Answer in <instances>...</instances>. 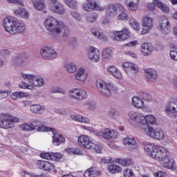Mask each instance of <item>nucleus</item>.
<instances>
[{
    "instance_id": "nucleus-11",
    "label": "nucleus",
    "mask_w": 177,
    "mask_h": 177,
    "mask_svg": "<svg viewBox=\"0 0 177 177\" xmlns=\"http://www.w3.org/2000/svg\"><path fill=\"white\" fill-rule=\"evenodd\" d=\"M93 140L89 136L82 135L78 137L77 143L82 149H89L93 146Z\"/></svg>"
},
{
    "instance_id": "nucleus-13",
    "label": "nucleus",
    "mask_w": 177,
    "mask_h": 177,
    "mask_svg": "<svg viewBox=\"0 0 177 177\" xmlns=\"http://www.w3.org/2000/svg\"><path fill=\"white\" fill-rule=\"evenodd\" d=\"M97 136L99 138H103L106 140H110V139H117L118 132L115 130L105 129L104 131H98L97 133Z\"/></svg>"
},
{
    "instance_id": "nucleus-26",
    "label": "nucleus",
    "mask_w": 177,
    "mask_h": 177,
    "mask_svg": "<svg viewBox=\"0 0 177 177\" xmlns=\"http://www.w3.org/2000/svg\"><path fill=\"white\" fill-rule=\"evenodd\" d=\"M160 26L162 33L164 35H168V34L171 32V24H169V21L167 19H163L160 21Z\"/></svg>"
},
{
    "instance_id": "nucleus-51",
    "label": "nucleus",
    "mask_w": 177,
    "mask_h": 177,
    "mask_svg": "<svg viewBox=\"0 0 177 177\" xmlns=\"http://www.w3.org/2000/svg\"><path fill=\"white\" fill-rule=\"evenodd\" d=\"M0 56L3 57V59H6V57H9L10 56V51L8 49H1L0 50Z\"/></svg>"
},
{
    "instance_id": "nucleus-6",
    "label": "nucleus",
    "mask_w": 177,
    "mask_h": 177,
    "mask_svg": "<svg viewBox=\"0 0 177 177\" xmlns=\"http://www.w3.org/2000/svg\"><path fill=\"white\" fill-rule=\"evenodd\" d=\"M23 131L31 132L32 131H37V132H48V131H53V128L44 126V123L37 119H34L29 124L25 123L21 125Z\"/></svg>"
},
{
    "instance_id": "nucleus-28",
    "label": "nucleus",
    "mask_w": 177,
    "mask_h": 177,
    "mask_svg": "<svg viewBox=\"0 0 177 177\" xmlns=\"http://www.w3.org/2000/svg\"><path fill=\"white\" fill-rule=\"evenodd\" d=\"M123 145L126 146L128 149H138V143L135 140L134 138H125L123 139Z\"/></svg>"
},
{
    "instance_id": "nucleus-33",
    "label": "nucleus",
    "mask_w": 177,
    "mask_h": 177,
    "mask_svg": "<svg viewBox=\"0 0 177 177\" xmlns=\"http://www.w3.org/2000/svg\"><path fill=\"white\" fill-rule=\"evenodd\" d=\"M95 5H96V1L89 0L87 3L83 4L82 9L85 12H93L95 10Z\"/></svg>"
},
{
    "instance_id": "nucleus-59",
    "label": "nucleus",
    "mask_w": 177,
    "mask_h": 177,
    "mask_svg": "<svg viewBox=\"0 0 177 177\" xmlns=\"http://www.w3.org/2000/svg\"><path fill=\"white\" fill-rule=\"evenodd\" d=\"M95 10H98L99 12H103L105 8L104 7L102 6H99L96 2H95Z\"/></svg>"
},
{
    "instance_id": "nucleus-15",
    "label": "nucleus",
    "mask_w": 177,
    "mask_h": 177,
    "mask_svg": "<svg viewBox=\"0 0 177 177\" xmlns=\"http://www.w3.org/2000/svg\"><path fill=\"white\" fill-rule=\"evenodd\" d=\"M147 8L150 9L151 10H154L156 9V6L159 8L160 10H162L164 13H169V8L160 1V0H153V3H149L147 5Z\"/></svg>"
},
{
    "instance_id": "nucleus-40",
    "label": "nucleus",
    "mask_w": 177,
    "mask_h": 177,
    "mask_svg": "<svg viewBox=\"0 0 177 177\" xmlns=\"http://www.w3.org/2000/svg\"><path fill=\"white\" fill-rule=\"evenodd\" d=\"M97 175H99V172L94 168L91 167L85 171L84 176V177H96L97 176Z\"/></svg>"
},
{
    "instance_id": "nucleus-64",
    "label": "nucleus",
    "mask_w": 177,
    "mask_h": 177,
    "mask_svg": "<svg viewBox=\"0 0 177 177\" xmlns=\"http://www.w3.org/2000/svg\"><path fill=\"white\" fill-rule=\"evenodd\" d=\"M109 23H110V19H109V18L107 17V16H106V17H105L103 19V20H102V24L106 25V24H109Z\"/></svg>"
},
{
    "instance_id": "nucleus-16",
    "label": "nucleus",
    "mask_w": 177,
    "mask_h": 177,
    "mask_svg": "<svg viewBox=\"0 0 177 177\" xmlns=\"http://www.w3.org/2000/svg\"><path fill=\"white\" fill-rule=\"evenodd\" d=\"M167 114H172L173 117H177V98H172L165 106Z\"/></svg>"
},
{
    "instance_id": "nucleus-22",
    "label": "nucleus",
    "mask_w": 177,
    "mask_h": 177,
    "mask_svg": "<svg viewBox=\"0 0 177 177\" xmlns=\"http://www.w3.org/2000/svg\"><path fill=\"white\" fill-rule=\"evenodd\" d=\"M106 71L116 80H122V73H121V71H120L115 66H109Z\"/></svg>"
},
{
    "instance_id": "nucleus-38",
    "label": "nucleus",
    "mask_w": 177,
    "mask_h": 177,
    "mask_svg": "<svg viewBox=\"0 0 177 177\" xmlns=\"http://www.w3.org/2000/svg\"><path fill=\"white\" fill-rule=\"evenodd\" d=\"M113 57V50L110 48H105L102 51V59L104 62H109Z\"/></svg>"
},
{
    "instance_id": "nucleus-48",
    "label": "nucleus",
    "mask_w": 177,
    "mask_h": 177,
    "mask_svg": "<svg viewBox=\"0 0 177 177\" xmlns=\"http://www.w3.org/2000/svg\"><path fill=\"white\" fill-rule=\"evenodd\" d=\"M86 20L88 23H95L97 20V15L93 13L89 14L86 17Z\"/></svg>"
},
{
    "instance_id": "nucleus-17",
    "label": "nucleus",
    "mask_w": 177,
    "mask_h": 177,
    "mask_svg": "<svg viewBox=\"0 0 177 177\" xmlns=\"http://www.w3.org/2000/svg\"><path fill=\"white\" fill-rule=\"evenodd\" d=\"M88 57L89 60L93 63H99L100 62V51L95 47H90L88 50Z\"/></svg>"
},
{
    "instance_id": "nucleus-61",
    "label": "nucleus",
    "mask_w": 177,
    "mask_h": 177,
    "mask_svg": "<svg viewBox=\"0 0 177 177\" xmlns=\"http://www.w3.org/2000/svg\"><path fill=\"white\" fill-rule=\"evenodd\" d=\"M136 45H138V41L134 40V41H131L129 43L125 44L124 46L132 47V46H136Z\"/></svg>"
},
{
    "instance_id": "nucleus-63",
    "label": "nucleus",
    "mask_w": 177,
    "mask_h": 177,
    "mask_svg": "<svg viewBox=\"0 0 177 177\" xmlns=\"http://www.w3.org/2000/svg\"><path fill=\"white\" fill-rule=\"evenodd\" d=\"M73 153L74 154H76L77 156H82V154H84V152H82V151L78 149H75L73 151Z\"/></svg>"
},
{
    "instance_id": "nucleus-10",
    "label": "nucleus",
    "mask_w": 177,
    "mask_h": 177,
    "mask_svg": "<svg viewBox=\"0 0 177 177\" xmlns=\"http://www.w3.org/2000/svg\"><path fill=\"white\" fill-rule=\"evenodd\" d=\"M40 55L46 60H55L57 57V53L50 46H44L40 50Z\"/></svg>"
},
{
    "instance_id": "nucleus-46",
    "label": "nucleus",
    "mask_w": 177,
    "mask_h": 177,
    "mask_svg": "<svg viewBox=\"0 0 177 177\" xmlns=\"http://www.w3.org/2000/svg\"><path fill=\"white\" fill-rule=\"evenodd\" d=\"M91 149L98 154H100L102 151V147L100 145H97V142L95 141V140L93 141V145L91 146Z\"/></svg>"
},
{
    "instance_id": "nucleus-47",
    "label": "nucleus",
    "mask_w": 177,
    "mask_h": 177,
    "mask_svg": "<svg viewBox=\"0 0 177 177\" xmlns=\"http://www.w3.org/2000/svg\"><path fill=\"white\" fill-rule=\"evenodd\" d=\"M19 88H20L21 89H30V91H34L35 89V88L32 86V84H28L26 82L19 83Z\"/></svg>"
},
{
    "instance_id": "nucleus-29",
    "label": "nucleus",
    "mask_w": 177,
    "mask_h": 177,
    "mask_svg": "<svg viewBox=\"0 0 177 177\" xmlns=\"http://www.w3.org/2000/svg\"><path fill=\"white\" fill-rule=\"evenodd\" d=\"M50 10L57 13V15H64L66 10H64V6L61 3H53L50 6Z\"/></svg>"
},
{
    "instance_id": "nucleus-12",
    "label": "nucleus",
    "mask_w": 177,
    "mask_h": 177,
    "mask_svg": "<svg viewBox=\"0 0 177 177\" xmlns=\"http://www.w3.org/2000/svg\"><path fill=\"white\" fill-rule=\"evenodd\" d=\"M122 66L129 77H133V75H136L139 73V67L133 63L124 62Z\"/></svg>"
},
{
    "instance_id": "nucleus-60",
    "label": "nucleus",
    "mask_w": 177,
    "mask_h": 177,
    "mask_svg": "<svg viewBox=\"0 0 177 177\" xmlns=\"http://www.w3.org/2000/svg\"><path fill=\"white\" fill-rule=\"evenodd\" d=\"M170 57H171L173 60H177V52L175 50H171L170 52Z\"/></svg>"
},
{
    "instance_id": "nucleus-14",
    "label": "nucleus",
    "mask_w": 177,
    "mask_h": 177,
    "mask_svg": "<svg viewBox=\"0 0 177 177\" xmlns=\"http://www.w3.org/2000/svg\"><path fill=\"white\" fill-rule=\"evenodd\" d=\"M113 34L115 36L113 38L115 41H125L131 37V32L126 28L120 31H114L113 32Z\"/></svg>"
},
{
    "instance_id": "nucleus-5",
    "label": "nucleus",
    "mask_w": 177,
    "mask_h": 177,
    "mask_svg": "<svg viewBox=\"0 0 177 177\" xmlns=\"http://www.w3.org/2000/svg\"><path fill=\"white\" fill-rule=\"evenodd\" d=\"M96 86L102 96L104 97H111L114 93L118 92V87L113 83L105 82L102 80H99L96 82Z\"/></svg>"
},
{
    "instance_id": "nucleus-34",
    "label": "nucleus",
    "mask_w": 177,
    "mask_h": 177,
    "mask_svg": "<svg viewBox=\"0 0 177 177\" xmlns=\"http://www.w3.org/2000/svg\"><path fill=\"white\" fill-rule=\"evenodd\" d=\"M71 118L74 121H77V122H84V124H90L91 122L89 118L81 115H72Z\"/></svg>"
},
{
    "instance_id": "nucleus-2",
    "label": "nucleus",
    "mask_w": 177,
    "mask_h": 177,
    "mask_svg": "<svg viewBox=\"0 0 177 177\" xmlns=\"http://www.w3.org/2000/svg\"><path fill=\"white\" fill-rule=\"evenodd\" d=\"M4 31L8 34H24L26 32V25L17 18L14 17H7L2 21Z\"/></svg>"
},
{
    "instance_id": "nucleus-31",
    "label": "nucleus",
    "mask_w": 177,
    "mask_h": 177,
    "mask_svg": "<svg viewBox=\"0 0 177 177\" xmlns=\"http://www.w3.org/2000/svg\"><path fill=\"white\" fill-rule=\"evenodd\" d=\"M30 110L32 113H34V114L41 115V114H44V113H45V106L41 104H33L30 106Z\"/></svg>"
},
{
    "instance_id": "nucleus-52",
    "label": "nucleus",
    "mask_w": 177,
    "mask_h": 177,
    "mask_svg": "<svg viewBox=\"0 0 177 177\" xmlns=\"http://www.w3.org/2000/svg\"><path fill=\"white\" fill-rule=\"evenodd\" d=\"M71 16L77 21H81L82 16H81L77 11H71Z\"/></svg>"
},
{
    "instance_id": "nucleus-19",
    "label": "nucleus",
    "mask_w": 177,
    "mask_h": 177,
    "mask_svg": "<svg viewBox=\"0 0 177 177\" xmlns=\"http://www.w3.org/2000/svg\"><path fill=\"white\" fill-rule=\"evenodd\" d=\"M75 79L79 82H85L86 80L88 79V73L84 68H79L74 75Z\"/></svg>"
},
{
    "instance_id": "nucleus-23",
    "label": "nucleus",
    "mask_w": 177,
    "mask_h": 177,
    "mask_svg": "<svg viewBox=\"0 0 177 177\" xmlns=\"http://www.w3.org/2000/svg\"><path fill=\"white\" fill-rule=\"evenodd\" d=\"M47 132H53V142L56 145V146H59V145L66 142V139L64 138L63 136L55 133V129H53V131H47Z\"/></svg>"
},
{
    "instance_id": "nucleus-27",
    "label": "nucleus",
    "mask_w": 177,
    "mask_h": 177,
    "mask_svg": "<svg viewBox=\"0 0 177 177\" xmlns=\"http://www.w3.org/2000/svg\"><path fill=\"white\" fill-rule=\"evenodd\" d=\"M140 52L143 56H151V53H153V46L149 43H144L141 45Z\"/></svg>"
},
{
    "instance_id": "nucleus-3",
    "label": "nucleus",
    "mask_w": 177,
    "mask_h": 177,
    "mask_svg": "<svg viewBox=\"0 0 177 177\" xmlns=\"http://www.w3.org/2000/svg\"><path fill=\"white\" fill-rule=\"evenodd\" d=\"M145 151L156 161H166L169 157V150L167 148L160 147L154 144H149L145 147Z\"/></svg>"
},
{
    "instance_id": "nucleus-8",
    "label": "nucleus",
    "mask_w": 177,
    "mask_h": 177,
    "mask_svg": "<svg viewBox=\"0 0 177 177\" xmlns=\"http://www.w3.org/2000/svg\"><path fill=\"white\" fill-rule=\"evenodd\" d=\"M21 78H23V80H26L28 82V84L32 85L33 88H35V86H44V85H45V82H44V79L35 75L25 74L21 73Z\"/></svg>"
},
{
    "instance_id": "nucleus-62",
    "label": "nucleus",
    "mask_w": 177,
    "mask_h": 177,
    "mask_svg": "<svg viewBox=\"0 0 177 177\" xmlns=\"http://www.w3.org/2000/svg\"><path fill=\"white\" fill-rule=\"evenodd\" d=\"M124 54L127 55V56H130L131 57H136V54H135V53L131 50L124 52Z\"/></svg>"
},
{
    "instance_id": "nucleus-36",
    "label": "nucleus",
    "mask_w": 177,
    "mask_h": 177,
    "mask_svg": "<svg viewBox=\"0 0 177 177\" xmlns=\"http://www.w3.org/2000/svg\"><path fill=\"white\" fill-rule=\"evenodd\" d=\"M91 34L102 41H109V39L106 35H104V33L99 31L98 30L95 28L91 29Z\"/></svg>"
},
{
    "instance_id": "nucleus-37",
    "label": "nucleus",
    "mask_w": 177,
    "mask_h": 177,
    "mask_svg": "<svg viewBox=\"0 0 177 177\" xmlns=\"http://www.w3.org/2000/svg\"><path fill=\"white\" fill-rule=\"evenodd\" d=\"M64 68L68 74H74L77 72V65L74 62H69L65 64Z\"/></svg>"
},
{
    "instance_id": "nucleus-53",
    "label": "nucleus",
    "mask_w": 177,
    "mask_h": 177,
    "mask_svg": "<svg viewBox=\"0 0 177 177\" xmlns=\"http://www.w3.org/2000/svg\"><path fill=\"white\" fill-rule=\"evenodd\" d=\"M123 175L124 177H135V174L133 171L129 169H127L123 171Z\"/></svg>"
},
{
    "instance_id": "nucleus-30",
    "label": "nucleus",
    "mask_w": 177,
    "mask_h": 177,
    "mask_svg": "<svg viewBox=\"0 0 177 177\" xmlns=\"http://www.w3.org/2000/svg\"><path fill=\"white\" fill-rule=\"evenodd\" d=\"M105 13L107 17H115L117 16V8L114 4H109L105 8Z\"/></svg>"
},
{
    "instance_id": "nucleus-57",
    "label": "nucleus",
    "mask_w": 177,
    "mask_h": 177,
    "mask_svg": "<svg viewBox=\"0 0 177 177\" xmlns=\"http://www.w3.org/2000/svg\"><path fill=\"white\" fill-rule=\"evenodd\" d=\"M14 64L17 66V67H19L23 64V59H20L19 57H16L13 62Z\"/></svg>"
},
{
    "instance_id": "nucleus-20",
    "label": "nucleus",
    "mask_w": 177,
    "mask_h": 177,
    "mask_svg": "<svg viewBox=\"0 0 177 177\" xmlns=\"http://www.w3.org/2000/svg\"><path fill=\"white\" fill-rule=\"evenodd\" d=\"M145 78L149 82H156L157 81L158 75L157 71L153 68L145 69Z\"/></svg>"
},
{
    "instance_id": "nucleus-54",
    "label": "nucleus",
    "mask_w": 177,
    "mask_h": 177,
    "mask_svg": "<svg viewBox=\"0 0 177 177\" xmlns=\"http://www.w3.org/2000/svg\"><path fill=\"white\" fill-rule=\"evenodd\" d=\"M60 159H62V154H60L59 153H51V160L59 161V160Z\"/></svg>"
},
{
    "instance_id": "nucleus-56",
    "label": "nucleus",
    "mask_w": 177,
    "mask_h": 177,
    "mask_svg": "<svg viewBox=\"0 0 177 177\" xmlns=\"http://www.w3.org/2000/svg\"><path fill=\"white\" fill-rule=\"evenodd\" d=\"M141 97L142 100H145V102H149V100H151V97H150V95L146 93H141Z\"/></svg>"
},
{
    "instance_id": "nucleus-21",
    "label": "nucleus",
    "mask_w": 177,
    "mask_h": 177,
    "mask_svg": "<svg viewBox=\"0 0 177 177\" xmlns=\"http://www.w3.org/2000/svg\"><path fill=\"white\" fill-rule=\"evenodd\" d=\"M37 167L39 169L42 171H48V172H50L55 169V166L48 161L45 160H39L37 162Z\"/></svg>"
},
{
    "instance_id": "nucleus-58",
    "label": "nucleus",
    "mask_w": 177,
    "mask_h": 177,
    "mask_svg": "<svg viewBox=\"0 0 177 177\" xmlns=\"http://www.w3.org/2000/svg\"><path fill=\"white\" fill-rule=\"evenodd\" d=\"M102 164H111L113 162L111 158H104L101 159Z\"/></svg>"
},
{
    "instance_id": "nucleus-49",
    "label": "nucleus",
    "mask_w": 177,
    "mask_h": 177,
    "mask_svg": "<svg viewBox=\"0 0 177 177\" xmlns=\"http://www.w3.org/2000/svg\"><path fill=\"white\" fill-rule=\"evenodd\" d=\"M11 91L8 90H0V100H3V99H6L8 96H10Z\"/></svg>"
},
{
    "instance_id": "nucleus-18",
    "label": "nucleus",
    "mask_w": 177,
    "mask_h": 177,
    "mask_svg": "<svg viewBox=\"0 0 177 177\" xmlns=\"http://www.w3.org/2000/svg\"><path fill=\"white\" fill-rule=\"evenodd\" d=\"M142 35L149 34L150 30L153 28V19L149 17H145L142 19Z\"/></svg>"
},
{
    "instance_id": "nucleus-9",
    "label": "nucleus",
    "mask_w": 177,
    "mask_h": 177,
    "mask_svg": "<svg viewBox=\"0 0 177 177\" xmlns=\"http://www.w3.org/2000/svg\"><path fill=\"white\" fill-rule=\"evenodd\" d=\"M144 131L148 136L152 138V139H156V140H162L165 138L164 131L160 128H156L154 129L153 127H147L143 129Z\"/></svg>"
},
{
    "instance_id": "nucleus-39",
    "label": "nucleus",
    "mask_w": 177,
    "mask_h": 177,
    "mask_svg": "<svg viewBox=\"0 0 177 177\" xmlns=\"http://www.w3.org/2000/svg\"><path fill=\"white\" fill-rule=\"evenodd\" d=\"M32 5L36 10H43L45 9V3L43 0H32Z\"/></svg>"
},
{
    "instance_id": "nucleus-41",
    "label": "nucleus",
    "mask_w": 177,
    "mask_h": 177,
    "mask_svg": "<svg viewBox=\"0 0 177 177\" xmlns=\"http://www.w3.org/2000/svg\"><path fill=\"white\" fill-rule=\"evenodd\" d=\"M129 24L135 31H139L140 27H139V23L136 21V19L135 18L130 17L129 19Z\"/></svg>"
},
{
    "instance_id": "nucleus-24",
    "label": "nucleus",
    "mask_w": 177,
    "mask_h": 177,
    "mask_svg": "<svg viewBox=\"0 0 177 177\" xmlns=\"http://www.w3.org/2000/svg\"><path fill=\"white\" fill-rule=\"evenodd\" d=\"M175 164V160L171 158L170 156H168V158H166V160H163L162 167L163 168H166V169H171V171H175L176 169V166Z\"/></svg>"
},
{
    "instance_id": "nucleus-55",
    "label": "nucleus",
    "mask_w": 177,
    "mask_h": 177,
    "mask_svg": "<svg viewBox=\"0 0 177 177\" xmlns=\"http://www.w3.org/2000/svg\"><path fill=\"white\" fill-rule=\"evenodd\" d=\"M41 158H44V160H52V153H40Z\"/></svg>"
},
{
    "instance_id": "nucleus-44",
    "label": "nucleus",
    "mask_w": 177,
    "mask_h": 177,
    "mask_svg": "<svg viewBox=\"0 0 177 177\" xmlns=\"http://www.w3.org/2000/svg\"><path fill=\"white\" fill-rule=\"evenodd\" d=\"M88 97V93L84 90L79 88V93L77 96V100L79 102H82V100H85Z\"/></svg>"
},
{
    "instance_id": "nucleus-7",
    "label": "nucleus",
    "mask_w": 177,
    "mask_h": 177,
    "mask_svg": "<svg viewBox=\"0 0 177 177\" xmlns=\"http://www.w3.org/2000/svg\"><path fill=\"white\" fill-rule=\"evenodd\" d=\"M13 122H20V119L6 113H2L0 115V128L3 129L15 128V123Z\"/></svg>"
},
{
    "instance_id": "nucleus-42",
    "label": "nucleus",
    "mask_w": 177,
    "mask_h": 177,
    "mask_svg": "<svg viewBox=\"0 0 177 177\" xmlns=\"http://www.w3.org/2000/svg\"><path fill=\"white\" fill-rule=\"evenodd\" d=\"M108 171L110 174H118L121 172V167L116 165H111L108 166Z\"/></svg>"
},
{
    "instance_id": "nucleus-45",
    "label": "nucleus",
    "mask_w": 177,
    "mask_h": 177,
    "mask_svg": "<svg viewBox=\"0 0 177 177\" xmlns=\"http://www.w3.org/2000/svg\"><path fill=\"white\" fill-rule=\"evenodd\" d=\"M80 88H72L69 91V97L74 100H78V93Z\"/></svg>"
},
{
    "instance_id": "nucleus-4",
    "label": "nucleus",
    "mask_w": 177,
    "mask_h": 177,
    "mask_svg": "<svg viewBox=\"0 0 177 177\" xmlns=\"http://www.w3.org/2000/svg\"><path fill=\"white\" fill-rule=\"evenodd\" d=\"M128 116L130 120L139 124V125H147L145 128L150 127L149 125H156L157 124L156 117L153 115H147L145 116L142 113L131 111L129 112Z\"/></svg>"
},
{
    "instance_id": "nucleus-25",
    "label": "nucleus",
    "mask_w": 177,
    "mask_h": 177,
    "mask_svg": "<svg viewBox=\"0 0 177 177\" xmlns=\"http://www.w3.org/2000/svg\"><path fill=\"white\" fill-rule=\"evenodd\" d=\"M132 106L136 107V109H142V111H146V106H145V102L140 97L135 96L132 98Z\"/></svg>"
},
{
    "instance_id": "nucleus-1",
    "label": "nucleus",
    "mask_w": 177,
    "mask_h": 177,
    "mask_svg": "<svg viewBox=\"0 0 177 177\" xmlns=\"http://www.w3.org/2000/svg\"><path fill=\"white\" fill-rule=\"evenodd\" d=\"M44 26L50 35L58 41H64V38H67L70 32L68 26H66L63 21L57 20L53 17L46 19L44 21Z\"/></svg>"
},
{
    "instance_id": "nucleus-35",
    "label": "nucleus",
    "mask_w": 177,
    "mask_h": 177,
    "mask_svg": "<svg viewBox=\"0 0 177 177\" xmlns=\"http://www.w3.org/2000/svg\"><path fill=\"white\" fill-rule=\"evenodd\" d=\"M10 96L12 100H17V99H22V97H28L29 94L23 91H17L12 93Z\"/></svg>"
},
{
    "instance_id": "nucleus-50",
    "label": "nucleus",
    "mask_w": 177,
    "mask_h": 177,
    "mask_svg": "<svg viewBox=\"0 0 177 177\" xmlns=\"http://www.w3.org/2000/svg\"><path fill=\"white\" fill-rule=\"evenodd\" d=\"M130 17H131L128 16V14L123 12L118 16V20H120V21L128 20V21H129Z\"/></svg>"
},
{
    "instance_id": "nucleus-32",
    "label": "nucleus",
    "mask_w": 177,
    "mask_h": 177,
    "mask_svg": "<svg viewBox=\"0 0 177 177\" xmlns=\"http://www.w3.org/2000/svg\"><path fill=\"white\" fill-rule=\"evenodd\" d=\"M15 16L25 19L26 20L28 19L30 17V12L26 10V8H19L14 11Z\"/></svg>"
},
{
    "instance_id": "nucleus-43",
    "label": "nucleus",
    "mask_w": 177,
    "mask_h": 177,
    "mask_svg": "<svg viewBox=\"0 0 177 177\" xmlns=\"http://www.w3.org/2000/svg\"><path fill=\"white\" fill-rule=\"evenodd\" d=\"M64 2L68 8L75 10L78 8V3L75 0H64Z\"/></svg>"
}]
</instances>
